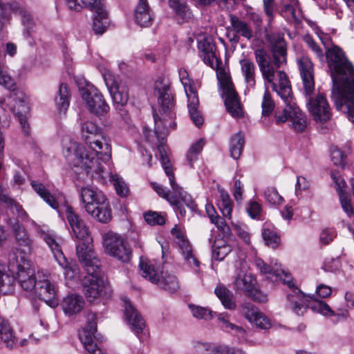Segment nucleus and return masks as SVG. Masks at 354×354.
Returning <instances> with one entry per match:
<instances>
[{
	"instance_id": "obj_36",
	"label": "nucleus",
	"mask_w": 354,
	"mask_h": 354,
	"mask_svg": "<svg viewBox=\"0 0 354 354\" xmlns=\"http://www.w3.org/2000/svg\"><path fill=\"white\" fill-rule=\"evenodd\" d=\"M31 186L34 191L52 208L57 209L59 203L55 197L50 193V192L45 187V186L36 181L31 182Z\"/></svg>"
},
{
	"instance_id": "obj_8",
	"label": "nucleus",
	"mask_w": 354,
	"mask_h": 354,
	"mask_svg": "<svg viewBox=\"0 0 354 354\" xmlns=\"http://www.w3.org/2000/svg\"><path fill=\"white\" fill-rule=\"evenodd\" d=\"M159 155L165 172L169 177V183L174 192L173 195L176 196V203L170 204L176 207L181 216H185L186 214L185 207L193 212L195 210L196 205L192 200V196L175 182L173 169L165 149L160 147L159 148Z\"/></svg>"
},
{
	"instance_id": "obj_47",
	"label": "nucleus",
	"mask_w": 354,
	"mask_h": 354,
	"mask_svg": "<svg viewBox=\"0 0 354 354\" xmlns=\"http://www.w3.org/2000/svg\"><path fill=\"white\" fill-rule=\"evenodd\" d=\"M281 15L288 21H296L299 19L300 11L297 8L296 3L284 4L281 10Z\"/></svg>"
},
{
	"instance_id": "obj_17",
	"label": "nucleus",
	"mask_w": 354,
	"mask_h": 354,
	"mask_svg": "<svg viewBox=\"0 0 354 354\" xmlns=\"http://www.w3.org/2000/svg\"><path fill=\"white\" fill-rule=\"evenodd\" d=\"M80 91L90 113L100 117L109 111V106L99 90H80Z\"/></svg>"
},
{
	"instance_id": "obj_42",
	"label": "nucleus",
	"mask_w": 354,
	"mask_h": 354,
	"mask_svg": "<svg viewBox=\"0 0 354 354\" xmlns=\"http://www.w3.org/2000/svg\"><path fill=\"white\" fill-rule=\"evenodd\" d=\"M245 145L244 136L241 132L234 135L230 139V152L232 158L237 160L240 158Z\"/></svg>"
},
{
	"instance_id": "obj_33",
	"label": "nucleus",
	"mask_w": 354,
	"mask_h": 354,
	"mask_svg": "<svg viewBox=\"0 0 354 354\" xmlns=\"http://www.w3.org/2000/svg\"><path fill=\"white\" fill-rule=\"evenodd\" d=\"M65 313L72 315L80 313L84 308L83 298L77 295H71L64 298L62 303Z\"/></svg>"
},
{
	"instance_id": "obj_28",
	"label": "nucleus",
	"mask_w": 354,
	"mask_h": 354,
	"mask_svg": "<svg viewBox=\"0 0 354 354\" xmlns=\"http://www.w3.org/2000/svg\"><path fill=\"white\" fill-rule=\"evenodd\" d=\"M243 314L245 317L252 324L261 329H268L271 326L269 319L257 308L250 306L244 308Z\"/></svg>"
},
{
	"instance_id": "obj_55",
	"label": "nucleus",
	"mask_w": 354,
	"mask_h": 354,
	"mask_svg": "<svg viewBox=\"0 0 354 354\" xmlns=\"http://www.w3.org/2000/svg\"><path fill=\"white\" fill-rule=\"evenodd\" d=\"M263 239L266 244L272 248L277 247L279 237L277 233L270 229H264L262 232Z\"/></svg>"
},
{
	"instance_id": "obj_45",
	"label": "nucleus",
	"mask_w": 354,
	"mask_h": 354,
	"mask_svg": "<svg viewBox=\"0 0 354 354\" xmlns=\"http://www.w3.org/2000/svg\"><path fill=\"white\" fill-rule=\"evenodd\" d=\"M196 348L202 354H230V347L225 345L211 346L207 343L198 342Z\"/></svg>"
},
{
	"instance_id": "obj_52",
	"label": "nucleus",
	"mask_w": 354,
	"mask_h": 354,
	"mask_svg": "<svg viewBox=\"0 0 354 354\" xmlns=\"http://www.w3.org/2000/svg\"><path fill=\"white\" fill-rule=\"evenodd\" d=\"M22 24L24 26L23 35L24 38L29 40L32 36L34 24L29 13L25 12L22 16Z\"/></svg>"
},
{
	"instance_id": "obj_12",
	"label": "nucleus",
	"mask_w": 354,
	"mask_h": 354,
	"mask_svg": "<svg viewBox=\"0 0 354 354\" xmlns=\"http://www.w3.org/2000/svg\"><path fill=\"white\" fill-rule=\"evenodd\" d=\"M100 270L95 273H87L83 281L84 292L89 303H95L102 297L110 295L109 288L104 280L98 276Z\"/></svg>"
},
{
	"instance_id": "obj_3",
	"label": "nucleus",
	"mask_w": 354,
	"mask_h": 354,
	"mask_svg": "<svg viewBox=\"0 0 354 354\" xmlns=\"http://www.w3.org/2000/svg\"><path fill=\"white\" fill-rule=\"evenodd\" d=\"M155 95L158 98L159 113L153 112L154 120V132L156 136L158 151L162 147L165 148V138L171 129L176 128L175 102L171 90H156Z\"/></svg>"
},
{
	"instance_id": "obj_37",
	"label": "nucleus",
	"mask_w": 354,
	"mask_h": 354,
	"mask_svg": "<svg viewBox=\"0 0 354 354\" xmlns=\"http://www.w3.org/2000/svg\"><path fill=\"white\" fill-rule=\"evenodd\" d=\"M290 122L292 123V127L297 132L304 131L307 127L306 116L296 103L295 104Z\"/></svg>"
},
{
	"instance_id": "obj_63",
	"label": "nucleus",
	"mask_w": 354,
	"mask_h": 354,
	"mask_svg": "<svg viewBox=\"0 0 354 354\" xmlns=\"http://www.w3.org/2000/svg\"><path fill=\"white\" fill-rule=\"evenodd\" d=\"M217 78L220 84V88H232V82L231 78L225 71H219L217 73Z\"/></svg>"
},
{
	"instance_id": "obj_22",
	"label": "nucleus",
	"mask_w": 354,
	"mask_h": 354,
	"mask_svg": "<svg viewBox=\"0 0 354 354\" xmlns=\"http://www.w3.org/2000/svg\"><path fill=\"white\" fill-rule=\"evenodd\" d=\"M124 315L132 331L138 335L142 333L145 327V322L140 314L131 305L129 301L124 297Z\"/></svg>"
},
{
	"instance_id": "obj_60",
	"label": "nucleus",
	"mask_w": 354,
	"mask_h": 354,
	"mask_svg": "<svg viewBox=\"0 0 354 354\" xmlns=\"http://www.w3.org/2000/svg\"><path fill=\"white\" fill-rule=\"evenodd\" d=\"M187 97V107L198 108L199 105V99L197 90H185Z\"/></svg>"
},
{
	"instance_id": "obj_21",
	"label": "nucleus",
	"mask_w": 354,
	"mask_h": 354,
	"mask_svg": "<svg viewBox=\"0 0 354 354\" xmlns=\"http://www.w3.org/2000/svg\"><path fill=\"white\" fill-rule=\"evenodd\" d=\"M256 61L259 66L267 87L276 88L274 82V71L271 63L267 59V55L264 50L258 49L255 51Z\"/></svg>"
},
{
	"instance_id": "obj_51",
	"label": "nucleus",
	"mask_w": 354,
	"mask_h": 354,
	"mask_svg": "<svg viewBox=\"0 0 354 354\" xmlns=\"http://www.w3.org/2000/svg\"><path fill=\"white\" fill-rule=\"evenodd\" d=\"M262 108V115L268 116L270 115L274 109V103L272 100V96L268 90L265 91L263 95V101L261 103Z\"/></svg>"
},
{
	"instance_id": "obj_11",
	"label": "nucleus",
	"mask_w": 354,
	"mask_h": 354,
	"mask_svg": "<svg viewBox=\"0 0 354 354\" xmlns=\"http://www.w3.org/2000/svg\"><path fill=\"white\" fill-rule=\"evenodd\" d=\"M140 267L142 276L159 288L169 292H174L179 289V282L175 275L162 271L159 277L154 266L147 261H141Z\"/></svg>"
},
{
	"instance_id": "obj_61",
	"label": "nucleus",
	"mask_w": 354,
	"mask_h": 354,
	"mask_svg": "<svg viewBox=\"0 0 354 354\" xmlns=\"http://www.w3.org/2000/svg\"><path fill=\"white\" fill-rule=\"evenodd\" d=\"M102 75L107 88H119L120 84L118 82L109 71H105Z\"/></svg>"
},
{
	"instance_id": "obj_29",
	"label": "nucleus",
	"mask_w": 354,
	"mask_h": 354,
	"mask_svg": "<svg viewBox=\"0 0 354 354\" xmlns=\"http://www.w3.org/2000/svg\"><path fill=\"white\" fill-rule=\"evenodd\" d=\"M53 256L58 264L64 269V274L66 279H73L78 276L77 265L73 261H68L61 248L54 251Z\"/></svg>"
},
{
	"instance_id": "obj_64",
	"label": "nucleus",
	"mask_w": 354,
	"mask_h": 354,
	"mask_svg": "<svg viewBox=\"0 0 354 354\" xmlns=\"http://www.w3.org/2000/svg\"><path fill=\"white\" fill-rule=\"evenodd\" d=\"M189 114L193 123L198 128H200L204 122L203 118L198 108H189Z\"/></svg>"
},
{
	"instance_id": "obj_49",
	"label": "nucleus",
	"mask_w": 354,
	"mask_h": 354,
	"mask_svg": "<svg viewBox=\"0 0 354 354\" xmlns=\"http://www.w3.org/2000/svg\"><path fill=\"white\" fill-rule=\"evenodd\" d=\"M2 201L7 204L8 207L13 214H16L21 218H24L28 216L22 206L8 196H3Z\"/></svg>"
},
{
	"instance_id": "obj_44",
	"label": "nucleus",
	"mask_w": 354,
	"mask_h": 354,
	"mask_svg": "<svg viewBox=\"0 0 354 354\" xmlns=\"http://www.w3.org/2000/svg\"><path fill=\"white\" fill-rule=\"evenodd\" d=\"M231 251L232 247L226 243L225 240H216L212 245V259L221 261Z\"/></svg>"
},
{
	"instance_id": "obj_13",
	"label": "nucleus",
	"mask_w": 354,
	"mask_h": 354,
	"mask_svg": "<svg viewBox=\"0 0 354 354\" xmlns=\"http://www.w3.org/2000/svg\"><path fill=\"white\" fill-rule=\"evenodd\" d=\"M234 289L243 292L253 301L263 303L267 301V295L257 288L255 278L249 273L240 272L234 281Z\"/></svg>"
},
{
	"instance_id": "obj_6",
	"label": "nucleus",
	"mask_w": 354,
	"mask_h": 354,
	"mask_svg": "<svg viewBox=\"0 0 354 354\" xmlns=\"http://www.w3.org/2000/svg\"><path fill=\"white\" fill-rule=\"evenodd\" d=\"M80 196L84 204L86 212L93 218L102 223H106L111 219V209L104 194L88 187H82Z\"/></svg>"
},
{
	"instance_id": "obj_27",
	"label": "nucleus",
	"mask_w": 354,
	"mask_h": 354,
	"mask_svg": "<svg viewBox=\"0 0 354 354\" xmlns=\"http://www.w3.org/2000/svg\"><path fill=\"white\" fill-rule=\"evenodd\" d=\"M230 22L232 30L235 32L233 37L230 39L231 41L237 42L239 41L237 35H240L248 39H250L252 37V29L247 22L232 14L230 15ZM230 28V27H228L227 30H229Z\"/></svg>"
},
{
	"instance_id": "obj_10",
	"label": "nucleus",
	"mask_w": 354,
	"mask_h": 354,
	"mask_svg": "<svg viewBox=\"0 0 354 354\" xmlns=\"http://www.w3.org/2000/svg\"><path fill=\"white\" fill-rule=\"evenodd\" d=\"M306 105L314 120L320 123L328 121L332 115L326 95L319 90H304Z\"/></svg>"
},
{
	"instance_id": "obj_50",
	"label": "nucleus",
	"mask_w": 354,
	"mask_h": 354,
	"mask_svg": "<svg viewBox=\"0 0 354 354\" xmlns=\"http://www.w3.org/2000/svg\"><path fill=\"white\" fill-rule=\"evenodd\" d=\"M189 308L192 315L197 319L209 320L213 317V312L206 308L194 304H189Z\"/></svg>"
},
{
	"instance_id": "obj_58",
	"label": "nucleus",
	"mask_w": 354,
	"mask_h": 354,
	"mask_svg": "<svg viewBox=\"0 0 354 354\" xmlns=\"http://www.w3.org/2000/svg\"><path fill=\"white\" fill-rule=\"evenodd\" d=\"M111 178L117 194L122 197L126 196L129 192L127 184L117 176H111Z\"/></svg>"
},
{
	"instance_id": "obj_62",
	"label": "nucleus",
	"mask_w": 354,
	"mask_h": 354,
	"mask_svg": "<svg viewBox=\"0 0 354 354\" xmlns=\"http://www.w3.org/2000/svg\"><path fill=\"white\" fill-rule=\"evenodd\" d=\"M335 236L336 232L334 229H324L320 234L319 241L323 245H328Z\"/></svg>"
},
{
	"instance_id": "obj_24",
	"label": "nucleus",
	"mask_w": 354,
	"mask_h": 354,
	"mask_svg": "<svg viewBox=\"0 0 354 354\" xmlns=\"http://www.w3.org/2000/svg\"><path fill=\"white\" fill-rule=\"evenodd\" d=\"M221 96L227 112L234 118H240L243 116V111L236 90H222Z\"/></svg>"
},
{
	"instance_id": "obj_32",
	"label": "nucleus",
	"mask_w": 354,
	"mask_h": 354,
	"mask_svg": "<svg viewBox=\"0 0 354 354\" xmlns=\"http://www.w3.org/2000/svg\"><path fill=\"white\" fill-rule=\"evenodd\" d=\"M200 57L208 65H212L215 58V45L211 37H205L198 41Z\"/></svg>"
},
{
	"instance_id": "obj_23",
	"label": "nucleus",
	"mask_w": 354,
	"mask_h": 354,
	"mask_svg": "<svg viewBox=\"0 0 354 354\" xmlns=\"http://www.w3.org/2000/svg\"><path fill=\"white\" fill-rule=\"evenodd\" d=\"M277 95L281 98L286 104L281 113L275 114L276 123L281 124L286 121H290V118L295 107V99L293 96L292 90H274Z\"/></svg>"
},
{
	"instance_id": "obj_14",
	"label": "nucleus",
	"mask_w": 354,
	"mask_h": 354,
	"mask_svg": "<svg viewBox=\"0 0 354 354\" xmlns=\"http://www.w3.org/2000/svg\"><path fill=\"white\" fill-rule=\"evenodd\" d=\"M103 245L106 253L122 262H128L131 257V251L127 247L124 239L113 232L106 234Z\"/></svg>"
},
{
	"instance_id": "obj_53",
	"label": "nucleus",
	"mask_w": 354,
	"mask_h": 354,
	"mask_svg": "<svg viewBox=\"0 0 354 354\" xmlns=\"http://www.w3.org/2000/svg\"><path fill=\"white\" fill-rule=\"evenodd\" d=\"M37 233L39 234L40 237L43 239L46 244L49 246L50 250H52L53 254L54 251L58 250L61 248L60 245L58 244L55 237L48 233H46L44 230L41 229L39 227L37 228Z\"/></svg>"
},
{
	"instance_id": "obj_5",
	"label": "nucleus",
	"mask_w": 354,
	"mask_h": 354,
	"mask_svg": "<svg viewBox=\"0 0 354 354\" xmlns=\"http://www.w3.org/2000/svg\"><path fill=\"white\" fill-rule=\"evenodd\" d=\"M328 66L336 88H354V68L345 53L334 46L326 51Z\"/></svg>"
},
{
	"instance_id": "obj_9",
	"label": "nucleus",
	"mask_w": 354,
	"mask_h": 354,
	"mask_svg": "<svg viewBox=\"0 0 354 354\" xmlns=\"http://www.w3.org/2000/svg\"><path fill=\"white\" fill-rule=\"evenodd\" d=\"M4 102L17 117L24 134L26 136H30V127L28 122L30 109L22 90H9V94L4 98Z\"/></svg>"
},
{
	"instance_id": "obj_48",
	"label": "nucleus",
	"mask_w": 354,
	"mask_h": 354,
	"mask_svg": "<svg viewBox=\"0 0 354 354\" xmlns=\"http://www.w3.org/2000/svg\"><path fill=\"white\" fill-rule=\"evenodd\" d=\"M114 104L116 107L124 106L129 100V93L127 90H109Z\"/></svg>"
},
{
	"instance_id": "obj_19",
	"label": "nucleus",
	"mask_w": 354,
	"mask_h": 354,
	"mask_svg": "<svg viewBox=\"0 0 354 354\" xmlns=\"http://www.w3.org/2000/svg\"><path fill=\"white\" fill-rule=\"evenodd\" d=\"M93 12V28L96 34H102L109 21L107 12L101 0H88L85 6Z\"/></svg>"
},
{
	"instance_id": "obj_40",
	"label": "nucleus",
	"mask_w": 354,
	"mask_h": 354,
	"mask_svg": "<svg viewBox=\"0 0 354 354\" xmlns=\"http://www.w3.org/2000/svg\"><path fill=\"white\" fill-rule=\"evenodd\" d=\"M341 183L344 185V182L343 180L341 182H338V180L336 181L337 191L339 194L340 203L344 211L348 216H351L353 214L351 205V196L341 186Z\"/></svg>"
},
{
	"instance_id": "obj_38",
	"label": "nucleus",
	"mask_w": 354,
	"mask_h": 354,
	"mask_svg": "<svg viewBox=\"0 0 354 354\" xmlns=\"http://www.w3.org/2000/svg\"><path fill=\"white\" fill-rule=\"evenodd\" d=\"M214 293L226 308L233 309L235 308L236 304L233 295L224 285H218L214 290Z\"/></svg>"
},
{
	"instance_id": "obj_34",
	"label": "nucleus",
	"mask_w": 354,
	"mask_h": 354,
	"mask_svg": "<svg viewBox=\"0 0 354 354\" xmlns=\"http://www.w3.org/2000/svg\"><path fill=\"white\" fill-rule=\"evenodd\" d=\"M15 275L6 273L4 266L0 263V292L1 293L8 295L14 292Z\"/></svg>"
},
{
	"instance_id": "obj_54",
	"label": "nucleus",
	"mask_w": 354,
	"mask_h": 354,
	"mask_svg": "<svg viewBox=\"0 0 354 354\" xmlns=\"http://www.w3.org/2000/svg\"><path fill=\"white\" fill-rule=\"evenodd\" d=\"M264 196L267 201L272 205H279L283 201L274 187H268L264 192Z\"/></svg>"
},
{
	"instance_id": "obj_43",
	"label": "nucleus",
	"mask_w": 354,
	"mask_h": 354,
	"mask_svg": "<svg viewBox=\"0 0 354 354\" xmlns=\"http://www.w3.org/2000/svg\"><path fill=\"white\" fill-rule=\"evenodd\" d=\"M219 199L217 206L221 212L223 216L230 218L232 211V203L227 192L224 189H219Z\"/></svg>"
},
{
	"instance_id": "obj_39",
	"label": "nucleus",
	"mask_w": 354,
	"mask_h": 354,
	"mask_svg": "<svg viewBox=\"0 0 354 354\" xmlns=\"http://www.w3.org/2000/svg\"><path fill=\"white\" fill-rule=\"evenodd\" d=\"M10 223L17 243L20 245L30 248L32 241L25 227L17 221H15L13 223L10 221Z\"/></svg>"
},
{
	"instance_id": "obj_57",
	"label": "nucleus",
	"mask_w": 354,
	"mask_h": 354,
	"mask_svg": "<svg viewBox=\"0 0 354 354\" xmlns=\"http://www.w3.org/2000/svg\"><path fill=\"white\" fill-rule=\"evenodd\" d=\"M330 158L335 165L343 167L346 164V156L342 151L337 147L331 149Z\"/></svg>"
},
{
	"instance_id": "obj_1",
	"label": "nucleus",
	"mask_w": 354,
	"mask_h": 354,
	"mask_svg": "<svg viewBox=\"0 0 354 354\" xmlns=\"http://www.w3.org/2000/svg\"><path fill=\"white\" fill-rule=\"evenodd\" d=\"M82 137L88 145L86 150L76 142L68 140L64 143V153L66 157L74 155L73 166L85 171L92 178L105 179V171L100 160L106 162L111 159V148L103 136L101 129L94 122L86 121L81 127Z\"/></svg>"
},
{
	"instance_id": "obj_26",
	"label": "nucleus",
	"mask_w": 354,
	"mask_h": 354,
	"mask_svg": "<svg viewBox=\"0 0 354 354\" xmlns=\"http://www.w3.org/2000/svg\"><path fill=\"white\" fill-rule=\"evenodd\" d=\"M169 6L178 24L188 23L193 19L194 15L184 0H169Z\"/></svg>"
},
{
	"instance_id": "obj_20",
	"label": "nucleus",
	"mask_w": 354,
	"mask_h": 354,
	"mask_svg": "<svg viewBox=\"0 0 354 354\" xmlns=\"http://www.w3.org/2000/svg\"><path fill=\"white\" fill-rule=\"evenodd\" d=\"M171 233L178 240V244L185 261L196 274H198L200 273V262L194 254L189 242L185 239L176 225L171 229Z\"/></svg>"
},
{
	"instance_id": "obj_30",
	"label": "nucleus",
	"mask_w": 354,
	"mask_h": 354,
	"mask_svg": "<svg viewBox=\"0 0 354 354\" xmlns=\"http://www.w3.org/2000/svg\"><path fill=\"white\" fill-rule=\"evenodd\" d=\"M134 19L141 27H148L151 24L153 18L147 0H139L134 11Z\"/></svg>"
},
{
	"instance_id": "obj_25",
	"label": "nucleus",
	"mask_w": 354,
	"mask_h": 354,
	"mask_svg": "<svg viewBox=\"0 0 354 354\" xmlns=\"http://www.w3.org/2000/svg\"><path fill=\"white\" fill-rule=\"evenodd\" d=\"M297 62L304 88H314V67L311 60L306 56H301L297 59Z\"/></svg>"
},
{
	"instance_id": "obj_35",
	"label": "nucleus",
	"mask_w": 354,
	"mask_h": 354,
	"mask_svg": "<svg viewBox=\"0 0 354 354\" xmlns=\"http://www.w3.org/2000/svg\"><path fill=\"white\" fill-rule=\"evenodd\" d=\"M241 72L248 87L255 86V66L249 59H243L239 62Z\"/></svg>"
},
{
	"instance_id": "obj_41",
	"label": "nucleus",
	"mask_w": 354,
	"mask_h": 354,
	"mask_svg": "<svg viewBox=\"0 0 354 354\" xmlns=\"http://www.w3.org/2000/svg\"><path fill=\"white\" fill-rule=\"evenodd\" d=\"M272 55L274 65L279 68L286 62V48L285 41L279 38L272 47Z\"/></svg>"
},
{
	"instance_id": "obj_31",
	"label": "nucleus",
	"mask_w": 354,
	"mask_h": 354,
	"mask_svg": "<svg viewBox=\"0 0 354 354\" xmlns=\"http://www.w3.org/2000/svg\"><path fill=\"white\" fill-rule=\"evenodd\" d=\"M16 344V337L8 320L0 316V346H5L9 349Z\"/></svg>"
},
{
	"instance_id": "obj_4",
	"label": "nucleus",
	"mask_w": 354,
	"mask_h": 354,
	"mask_svg": "<svg viewBox=\"0 0 354 354\" xmlns=\"http://www.w3.org/2000/svg\"><path fill=\"white\" fill-rule=\"evenodd\" d=\"M274 276L292 290V293L287 295V300L289 307L297 315H303L307 307H310L313 311L324 316L335 315L334 311L326 303L315 299L314 296L305 295L299 290L292 282L291 276L283 270H274Z\"/></svg>"
},
{
	"instance_id": "obj_15",
	"label": "nucleus",
	"mask_w": 354,
	"mask_h": 354,
	"mask_svg": "<svg viewBox=\"0 0 354 354\" xmlns=\"http://www.w3.org/2000/svg\"><path fill=\"white\" fill-rule=\"evenodd\" d=\"M97 332V315L92 312L86 315V324L79 331V338L84 347L91 354H104L102 351L94 342L93 338Z\"/></svg>"
},
{
	"instance_id": "obj_18",
	"label": "nucleus",
	"mask_w": 354,
	"mask_h": 354,
	"mask_svg": "<svg viewBox=\"0 0 354 354\" xmlns=\"http://www.w3.org/2000/svg\"><path fill=\"white\" fill-rule=\"evenodd\" d=\"M331 97L337 109L346 113L354 122V90H332Z\"/></svg>"
},
{
	"instance_id": "obj_16",
	"label": "nucleus",
	"mask_w": 354,
	"mask_h": 354,
	"mask_svg": "<svg viewBox=\"0 0 354 354\" xmlns=\"http://www.w3.org/2000/svg\"><path fill=\"white\" fill-rule=\"evenodd\" d=\"M35 293L50 307L54 308L58 305L56 287L49 280V275L47 272H37V283Z\"/></svg>"
},
{
	"instance_id": "obj_7",
	"label": "nucleus",
	"mask_w": 354,
	"mask_h": 354,
	"mask_svg": "<svg viewBox=\"0 0 354 354\" xmlns=\"http://www.w3.org/2000/svg\"><path fill=\"white\" fill-rule=\"evenodd\" d=\"M8 268L9 272L16 274V279L25 290H35L37 283V274L30 268L24 252L19 250H12L8 254Z\"/></svg>"
},
{
	"instance_id": "obj_2",
	"label": "nucleus",
	"mask_w": 354,
	"mask_h": 354,
	"mask_svg": "<svg viewBox=\"0 0 354 354\" xmlns=\"http://www.w3.org/2000/svg\"><path fill=\"white\" fill-rule=\"evenodd\" d=\"M66 217L72 230L73 236L78 241L76 253L87 273H95L100 270V261L93 252V239L84 221L73 208L66 205Z\"/></svg>"
},
{
	"instance_id": "obj_59",
	"label": "nucleus",
	"mask_w": 354,
	"mask_h": 354,
	"mask_svg": "<svg viewBox=\"0 0 354 354\" xmlns=\"http://www.w3.org/2000/svg\"><path fill=\"white\" fill-rule=\"evenodd\" d=\"M152 186L156 192L161 197L165 198L169 203H176V196L171 194L169 192H166L162 185L152 183Z\"/></svg>"
},
{
	"instance_id": "obj_56",
	"label": "nucleus",
	"mask_w": 354,
	"mask_h": 354,
	"mask_svg": "<svg viewBox=\"0 0 354 354\" xmlns=\"http://www.w3.org/2000/svg\"><path fill=\"white\" fill-rule=\"evenodd\" d=\"M144 218L145 221L151 225H161L165 223V218L156 212L149 211L145 212L144 214Z\"/></svg>"
},
{
	"instance_id": "obj_46",
	"label": "nucleus",
	"mask_w": 354,
	"mask_h": 354,
	"mask_svg": "<svg viewBox=\"0 0 354 354\" xmlns=\"http://www.w3.org/2000/svg\"><path fill=\"white\" fill-rule=\"evenodd\" d=\"M70 98V90H58L55 97V102L60 113H66L69 106Z\"/></svg>"
}]
</instances>
